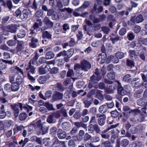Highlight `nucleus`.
Listing matches in <instances>:
<instances>
[{"label":"nucleus","mask_w":147,"mask_h":147,"mask_svg":"<svg viewBox=\"0 0 147 147\" xmlns=\"http://www.w3.org/2000/svg\"><path fill=\"white\" fill-rule=\"evenodd\" d=\"M38 57V55L37 53H36L35 55L32 59L29 62L28 67L26 68V70L28 72H30L32 74L34 73L35 68L34 67L31 65V64L32 63L34 65H35L37 66L38 64H37L36 62Z\"/></svg>","instance_id":"nucleus-1"},{"label":"nucleus","mask_w":147,"mask_h":147,"mask_svg":"<svg viewBox=\"0 0 147 147\" xmlns=\"http://www.w3.org/2000/svg\"><path fill=\"white\" fill-rule=\"evenodd\" d=\"M12 109L14 111V115L17 117L19 113V109L20 108L21 110L25 108L24 106H23L22 104L21 103H18L16 104L12 105H11Z\"/></svg>","instance_id":"nucleus-2"},{"label":"nucleus","mask_w":147,"mask_h":147,"mask_svg":"<svg viewBox=\"0 0 147 147\" xmlns=\"http://www.w3.org/2000/svg\"><path fill=\"white\" fill-rule=\"evenodd\" d=\"M95 74L93 75L91 77L90 79L91 82L92 83H96L101 79V77L100 76V73L98 71V69H95Z\"/></svg>","instance_id":"nucleus-3"},{"label":"nucleus","mask_w":147,"mask_h":147,"mask_svg":"<svg viewBox=\"0 0 147 147\" xmlns=\"http://www.w3.org/2000/svg\"><path fill=\"white\" fill-rule=\"evenodd\" d=\"M88 131L89 133H93L95 131L96 133H99L101 130L97 124H90L88 126Z\"/></svg>","instance_id":"nucleus-4"},{"label":"nucleus","mask_w":147,"mask_h":147,"mask_svg":"<svg viewBox=\"0 0 147 147\" xmlns=\"http://www.w3.org/2000/svg\"><path fill=\"white\" fill-rule=\"evenodd\" d=\"M117 126V125H112L110 127H108L106 129L102 131L100 135L102 138L106 139H108L109 137V136L106 132L111 129L115 128Z\"/></svg>","instance_id":"nucleus-5"},{"label":"nucleus","mask_w":147,"mask_h":147,"mask_svg":"<svg viewBox=\"0 0 147 147\" xmlns=\"http://www.w3.org/2000/svg\"><path fill=\"white\" fill-rule=\"evenodd\" d=\"M83 69V70L87 71L91 68V65L89 62L86 60H83L81 63Z\"/></svg>","instance_id":"nucleus-6"},{"label":"nucleus","mask_w":147,"mask_h":147,"mask_svg":"<svg viewBox=\"0 0 147 147\" xmlns=\"http://www.w3.org/2000/svg\"><path fill=\"white\" fill-rule=\"evenodd\" d=\"M5 29L6 31L8 32L11 33H15L16 32L17 28L16 25H11L7 26L6 27H5Z\"/></svg>","instance_id":"nucleus-7"},{"label":"nucleus","mask_w":147,"mask_h":147,"mask_svg":"<svg viewBox=\"0 0 147 147\" xmlns=\"http://www.w3.org/2000/svg\"><path fill=\"white\" fill-rule=\"evenodd\" d=\"M117 83V84L118 93L122 96L126 94L127 93V92L125 90L123 89L121 83L118 81Z\"/></svg>","instance_id":"nucleus-8"},{"label":"nucleus","mask_w":147,"mask_h":147,"mask_svg":"<svg viewBox=\"0 0 147 147\" xmlns=\"http://www.w3.org/2000/svg\"><path fill=\"white\" fill-rule=\"evenodd\" d=\"M43 22L48 28H52L53 26V23L49 20L48 18L46 16L44 18Z\"/></svg>","instance_id":"nucleus-9"},{"label":"nucleus","mask_w":147,"mask_h":147,"mask_svg":"<svg viewBox=\"0 0 147 147\" xmlns=\"http://www.w3.org/2000/svg\"><path fill=\"white\" fill-rule=\"evenodd\" d=\"M63 95L61 93L57 92L52 96V98L53 101L58 100L62 99Z\"/></svg>","instance_id":"nucleus-10"},{"label":"nucleus","mask_w":147,"mask_h":147,"mask_svg":"<svg viewBox=\"0 0 147 147\" xmlns=\"http://www.w3.org/2000/svg\"><path fill=\"white\" fill-rule=\"evenodd\" d=\"M107 57V55L106 53H103L100 54L98 61L100 63L102 64L105 62Z\"/></svg>","instance_id":"nucleus-11"},{"label":"nucleus","mask_w":147,"mask_h":147,"mask_svg":"<svg viewBox=\"0 0 147 147\" xmlns=\"http://www.w3.org/2000/svg\"><path fill=\"white\" fill-rule=\"evenodd\" d=\"M49 78V75H47L46 76H40L38 79L39 82L41 84L44 83Z\"/></svg>","instance_id":"nucleus-12"},{"label":"nucleus","mask_w":147,"mask_h":147,"mask_svg":"<svg viewBox=\"0 0 147 147\" xmlns=\"http://www.w3.org/2000/svg\"><path fill=\"white\" fill-rule=\"evenodd\" d=\"M57 135L58 137L60 139H63L66 137L67 134L65 132L62 130L59 129L57 132Z\"/></svg>","instance_id":"nucleus-13"},{"label":"nucleus","mask_w":147,"mask_h":147,"mask_svg":"<svg viewBox=\"0 0 147 147\" xmlns=\"http://www.w3.org/2000/svg\"><path fill=\"white\" fill-rule=\"evenodd\" d=\"M11 71L12 73L15 74H17L20 72L22 75L23 74V71L21 69L17 67H13L11 68Z\"/></svg>","instance_id":"nucleus-14"},{"label":"nucleus","mask_w":147,"mask_h":147,"mask_svg":"<svg viewBox=\"0 0 147 147\" xmlns=\"http://www.w3.org/2000/svg\"><path fill=\"white\" fill-rule=\"evenodd\" d=\"M38 40L36 38L32 37L31 39V42L29 43L30 46L33 48L36 47V43L38 42Z\"/></svg>","instance_id":"nucleus-15"},{"label":"nucleus","mask_w":147,"mask_h":147,"mask_svg":"<svg viewBox=\"0 0 147 147\" xmlns=\"http://www.w3.org/2000/svg\"><path fill=\"white\" fill-rule=\"evenodd\" d=\"M90 5V2L89 1H86L84 2L83 4L80 7L76 9L78 11H83L84 9L88 7Z\"/></svg>","instance_id":"nucleus-16"},{"label":"nucleus","mask_w":147,"mask_h":147,"mask_svg":"<svg viewBox=\"0 0 147 147\" xmlns=\"http://www.w3.org/2000/svg\"><path fill=\"white\" fill-rule=\"evenodd\" d=\"M6 116V113L4 106L3 105H1V111H0V118L3 119L5 118Z\"/></svg>","instance_id":"nucleus-17"},{"label":"nucleus","mask_w":147,"mask_h":147,"mask_svg":"<svg viewBox=\"0 0 147 147\" xmlns=\"http://www.w3.org/2000/svg\"><path fill=\"white\" fill-rule=\"evenodd\" d=\"M81 65H80L79 64H76L74 66V70L77 73L81 74L82 73V70H83V69Z\"/></svg>","instance_id":"nucleus-18"},{"label":"nucleus","mask_w":147,"mask_h":147,"mask_svg":"<svg viewBox=\"0 0 147 147\" xmlns=\"http://www.w3.org/2000/svg\"><path fill=\"white\" fill-rule=\"evenodd\" d=\"M93 100V98L91 97H90L88 100H84V102L85 105V107L86 108L89 107L91 104Z\"/></svg>","instance_id":"nucleus-19"},{"label":"nucleus","mask_w":147,"mask_h":147,"mask_svg":"<svg viewBox=\"0 0 147 147\" xmlns=\"http://www.w3.org/2000/svg\"><path fill=\"white\" fill-rule=\"evenodd\" d=\"M108 108L106 105H103L100 106L98 109V111L100 113L103 114L107 111Z\"/></svg>","instance_id":"nucleus-20"},{"label":"nucleus","mask_w":147,"mask_h":147,"mask_svg":"<svg viewBox=\"0 0 147 147\" xmlns=\"http://www.w3.org/2000/svg\"><path fill=\"white\" fill-rule=\"evenodd\" d=\"M4 62V59H0V74H4L2 71L5 69L6 67V65L3 64Z\"/></svg>","instance_id":"nucleus-21"},{"label":"nucleus","mask_w":147,"mask_h":147,"mask_svg":"<svg viewBox=\"0 0 147 147\" xmlns=\"http://www.w3.org/2000/svg\"><path fill=\"white\" fill-rule=\"evenodd\" d=\"M106 118V116L101 118H98L97 120L98 123V125L101 126H103L105 123Z\"/></svg>","instance_id":"nucleus-22"},{"label":"nucleus","mask_w":147,"mask_h":147,"mask_svg":"<svg viewBox=\"0 0 147 147\" xmlns=\"http://www.w3.org/2000/svg\"><path fill=\"white\" fill-rule=\"evenodd\" d=\"M24 42L23 41L19 42L18 44L17 49L18 51H21L24 49Z\"/></svg>","instance_id":"nucleus-23"},{"label":"nucleus","mask_w":147,"mask_h":147,"mask_svg":"<svg viewBox=\"0 0 147 147\" xmlns=\"http://www.w3.org/2000/svg\"><path fill=\"white\" fill-rule=\"evenodd\" d=\"M55 55L52 52L47 53L45 55V58L46 59H52L54 57Z\"/></svg>","instance_id":"nucleus-24"},{"label":"nucleus","mask_w":147,"mask_h":147,"mask_svg":"<svg viewBox=\"0 0 147 147\" xmlns=\"http://www.w3.org/2000/svg\"><path fill=\"white\" fill-rule=\"evenodd\" d=\"M47 121L50 123H54L55 122L56 120L54 119V116L52 114L48 117L47 119Z\"/></svg>","instance_id":"nucleus-25"},{"label":"nucleus","mask_w":147,"mask_h":147,"mask_svg":"<svg viewBox=\"0 0 147 147\" xmlns=\"http://www.w3.org/2000/svg\"><path fill=\"white\" fill-rule=\"evenodd\" d=\"M54 88L55 90H57L60 91L63 90L64 88L61 84L57 83L54 85Z\"/></svg>","instance_id":"nucleus-26"},{"label":"nucleus","mask_w":147,"mask_h":147,"mask_svg":"<svg viewBox=\"0 0 147 147\" xmlns=\"http://www.w3.org/2000/svg\"><path fill=\"white\" fill-rule=\"evenodd\" d=\"M19 85L16 83L12 84L11 85V90L13 91H18L19 89Z\"/></svg>","instance_id":"nucleus-27"},{"label":"nucleus","mask_w":147,"mask_h":147,"mask_svg":"<svg viewBox=\"0 0 147 147\" xmlns=\"http://www.w3.org/2000/svg\"><path fill=\"white\" fill-rule=\"evenodd\" d=\"M102 92V91L98 90H97L96 94V98L101 100H102L103 99V97Z\"/></svg>","instance_id":"nucleus-28"},{"label":"nucleus","mask_w":147,"mask_h":147,"mask_svg":"<svg viewBox=\"0 0 147 147\" xmlns=\"http://www.w3.org/2000/svg\"><path fill=\"white\" fill-rule=\"evenodd\" d=\"M28 12L27 10H24L22 11V13H21L20 18L22 19L26 18L28 17Z\"/></svg>","instance_id":"nucleus-29"},{"label":"nucleus","mask_w":147,"mask_h":147,"mask_svg":"<svg viewBox=\"0 0 147 147\" xmlns=\"http://www.w3.org/2000/svg\"><path fill=\"white\" fill-rule=\"evenodd\" d=\"M26 35V32L24 30L20 31L17 34V36L19 38H24Z\"/></svg>","instance_id":"nucleus-30"},{"label":"nucleus","mask_w":147,"mask_h":147,"mask_svg":"<svg viewBox=\"0 0 147 147\" xmlns=\"http://www.w3.org/2000/svg\"><path fill=\"white\" fill-rule=\"evenodd\" d=\"M63 32H62L66 33V32L69 29V26L68 24L67 23L64 24L62 26Z\"/></svg>","instance_id":"nucleus-31"},{"label":"nucleus","mask_w":147,"mask_h":147,"mask_svg":"<svg viewBox=\"0 0 147 147\" xmlns=\"http://www.w3.org/2000/svg\"><path fill=\"white\" fill-rule=\"evenodd\" d=\"M74 51V50L72 49L68 50L67 51H66V56H67L69 57H71L73 55Z\"/></svg>","instance_id":"nucleus-32"},{"label":"nucleus","mask_w":147,"mask_h":147,"mask_svg":"<svg viewBox=\"0 0 147 147\" xmlns=\"http://www.w3.org/2000/svg\"><path fill=\"white\" fill-rule=\"evenodd\" d=\"M70 124L69 122H64L62 124V127L64 130L68 129H69Z\"/></svg>","instance_id":"nucleus-33"},{"label":"nucleus","mask_w":147,"mask_h":147,"mask_svg":"<svg viewBox=\"0 0 147 147\" xmlns=\"http://www.w3.org/2000/svg\"><path fill=\"white\" fill-rule=\"evenodd\" d=\"M59 70V68L56 67H53L52 69H51L49 71L50 73L52 74H56L58 72Z\"/></svg>","instance_id":"nucleus-34"},{"label":"nucleus","mask_w":147,"mask_h":147,"mask_svg":"<svg viewBox=\"0 0 147 147\" xmlns=\"http://www.w3.org/2000/svg\"><path fill=\"white\" fill-rule=\"evenodd\" d=\"M52 35L47 31H45L43 33L42 37L46 38L48 39H51V38Z\"/></svg>","instance_id":"nucleus-35"},{"label":"nucleus","mask_w":147,"mask_h":147,"mask_svg":"<svg viewBox=\"0 0 147 147\" xmlns=\"http://www.w3.org/2000/svg\"><path fill=\"white\" fill-rule=\"evenodd\" d=\"M38 22H39L38 23L39 24V25H41L42 24V22L41 20H37V22L35 23L33 26L32 27V28L34 30H36V32H37L36 29L38 28L39 27V24H38Z\"/></svg>","instance_id":"nucleus-36"},{"label":"nucleus","mask_w":147,"mask_h":147,"mask_svg":"<svg viewBox=\"0 0 147 147\" xmlns=\"http://www.w3.org/2000/svg\"><path fill=\"white\" fill-rule=\"evenodd\" d=\"M102 144L104 147H113L109 141L103 142H102Z\"/></svg>","instance_id":"nucleus-37"},{"label":"nucleus","mask_w":147,"mask_h":147,"mask_svg":"<svg viewBox=\"0 0 147 147\" xmlns=\"http://www.w3.org/2000/svg\"><path fill=\"white\" fill-rule=\"evenodd\" d=\"M144 20L143 16L141 15H139L136 18V22L137 23H140L142 22Z\"/></svg>","instance_id":"nucleus-38"},{"label":"nucleus","mask_w":147,"mask_h":147,"mask_svg":"<svg viewBox=\"0 0 147 147\" xmlns=\"http://www.w3.org/2000/svg\"><path fill=\"white\" fill-rule=\"evenodd\" d=\"M139 42L145 45H147V38L142 39L141 38H139L138 39Z\"/></svg>","instance_id":"nucleus-39"},{"label":"nucleus","mask_w":147,"mask_h":147,"mask_svg":"<svg viewBox=\"0 0 147 147\" xmlns=\"http://www.w3.org/2000/svg\"><path fill=\"white\" fill-rule=\"evenodd\" d=\"M129 144V140L127 139H123L121 141L120 143L121 145L123 147H126Z\"/></svg>","instance_id":"nucleus-40"},{"label":"nucleus","mask_w":147,"mask_h":147,"mask_svg":"<svg viewBox=\"0 0 147 147\" xmlns=\"http://www.w3.org/2000/svg\"><path fill=\"white\" fill-rule=\"evenodd\" d=\"M27 117V115L25 113H21L19 115V118L20 120L23 121Z\"/></svg>","instance_id":"nucleus-41"},{"label":"nucleus","mask_w":147,"mask_h":147,"mask_svg":"<svg viewBox=\"0 0 147 147\" xmlns=\"http://www.w3.org/2000/svg\"><path fill=\"white\" fill-rule=\"evenodd\" d=\"M36 30H34L32 28H31L29 31V33L28 34V37H32V36H33L35 34H36Z\"/></svg>","instance_id":"nucleus-42"},{"label":"nucleus","mask_w":147,"mask_h":147,"mask_svg":"<svg viewBox=\"0 0 147 147\" xmlns=\"http://www.w3.org/2000/svg\"><path fill=\"white\" fill-rule=\"evenodd\" d=\"M50 138H45L42 140V144H44L45 146H47L50 143L49 141Z\"/></svg>","instance_id":"nucleus-43"},{"label":"nucleus","mask_w":147,"mask_h":147,"mask_svg":"<svg viewBox=\"0 0 147 147\" xmlns=\"http://www.w3.org/2000/svg\"><path fill=\"white\" fill-rule=\"evenodd\" d=\"M44 106L49 110H52L53 109L52 105L50 104L49 102L45 103Z\"/></svg>","instance_id":"nucleus-44"},{"label":"nucleus","mask_w":147,"mask_h":147,"mask_svg":"<svg viewBox=\"0 0 147 147\" xmlns=\"http://www.w3.org/2000/svg\"><path fill=\"white\" fill-rule=\"evenodd\" d=\"M116 57L119 59H121L124 57V53L122 52H118L115 54Z\"/></svg>","instance_id":"nucleus-45"},{"label":"nucleus","mask_w":147,"mask_h":147,"mask_svg":"<svg viewBox=\"0 0 147 147\" xmlns=\"http://www.w3.org/2000/svg\"><path fill=\"white\" fill-rule=\"evenodd\" d=\"M28 138H25L24 140L22 139L19 142V143L20 144H22V147H24L25 144L28 142Z\"/></svg>","instance_id":"nucleus-46"},{"label":"nucleus","mask_w":147,"mask_h":147,"mask_svg":"<svg viewBox=\"0 0 147 147\" xmlns=\"http://www.w3.org/2000/svg\"><path fill=\"white\" fill-rule=\"evenodd\" d=\"M32 138L33 140L35 139V141L37 143L40 144H42V140L41 138L37 137L36 136H33L32 137Z\"/></svg>","instance_id":"nucleus-47"},{"label":"nucleus","mask_w":147,"mask_h":147,"mask_svg":"<svg viewBox=\"0 0 147 147\" xmlns=\"http://www.w3.org/2000/svg\"><path fill=\"white\" fill-rule=\"evenodd\" d=\"M108 78L110 80H113L115 78V73L113 72H110L107 74Z\"/></svg>","instance_id":"nucleus-48"},{"label":"nucleus","mask_w":147,"mask_h":147,"mask_svg":"<svg viewBox=\"0 0 147 147\" xmlns=\"http://www.w3.org/2000/svg\"><path fill=\"white\" fill-rule=\"evenodd\" d=\"M129 55L131 58L132 59L135 58L137 54L133 50H130L129 51Z\"/></svg>","instance_id":"nucleus-49"},{"label":"nucleus","mask_w":147,"mask_h":147,"mask_svg":"<svg viewBox=\"0 0 147 147\" xmlns=\"http://www.w3.org/2000/svg\"><path fill=\"white\" fill-rule=\"evenodd\" d=\"M43 12L41 10H38L35 14V15L38 17H42L43 16Z\"/></svg>","instance_id":"nucleus-50"},{"label":"nucleus","mask_w":147,"mask_h":147,"mask_svg":"<svg viewBox=\"0 0 147 147\" xmlns=\"http://www.w3.org/2000/svg\"><path fill=\"white\" fill-rule=\"evenodd\" d=\"M102 30L104 33L107 34L109 32L110 29L108 26H104L102 28Z\"/></svg>","instance_id":"nucleus-51"},{"label":"nucleus","mask_w":147,"mask_h":147,"mask_svg":"<svg viewBox=\"0 0 147 147\" xmlns=\"http://www.w3.org/2000/svg\"><path fill=\"white\" fill-rule=\"evenodd\" d=\"M73 80L74 81V79L73 78H67L63 82V84L64 86H67L69 84H71L70 82H71V80Z\"/></svg>","instance_id":"nucleus-52"},{"label":"nucleus","mask_w":147,"mask_h":147,"mask_svg":"<svg viewBox=\"0 0 147 147\" xmlns=\"http://www.w3.org/2000/svg\"><path fill=\"white\" fill-rule=\"evenodd\" d=\"M39 129H41L43 126L42 124L41 123V121L40 120H38L35 124H34Z\"/></svg>","instance_id":"nucleus-53"},{"label":"nucleus","mask_w":147,"mask_h":147,"mask_svg":"<svg viewBox=\"0 0 147 147\" xmlns=\"http://www.w3.org/2000/svg\"><path fill=\"white\" fill-rule=\"evenodd\" d=\"M143 90L142 89H140L137 91L135 94V96L137 98H139L140 97L142 92Z\"/></svg>","instance_id":"nucleus-54"},{"label":"nucleus","mask_w":147,"mask_h":147,"mask_svg":"<svg viewBox=\"0 0 147 147\" xmlns=\"http://www.w3.org/2000/svg\"><path fill=\"white\" fill-rule=\"evenodd\" d=\"M126 63L127 65L131 67H132L134 66V63L131 60L127 59V60Z\"/></svg>","instance_id":"nucleus-55"},{"label":"nucleus","mask_w":147,"mask_h":147,"mask_svg":"<svg viewBox=\"0 0 147 147\" xmlns=\"http://www.w3.org/2000/svg\"><path fill=\"white\" fill-rule=\"evenodd\" d=\"M16 128L14 129L15 132H17L18 131L21 130L24 128V127L22 125L18 126L16 125Z\"/></svg>","instance_id":"nucleus-56"},{"label":"nucleus","mask_w":147,"mask_h":147,"mask_svg":"<svg viewBox=\"0 0 147 147\" xmlns=\"http://www.w3.org/2000/svg\"><path fill=\"white\" fill-rule=\"evenodd\" d=\"M52 141L53 145L61 144V142H62L61 141H59L57 137H54L52 140Z\"/></svg>","instance_id":"nucleus-57"},{"label":"nucleus","mask_w":147,"mask_h":147,"mask_svg":"<svg viewBox=\"0 0 147 147\" xmlns=\"http://www.w3.org/2000/svg\"><path fill=\"white\" fill-rule=\"evenodd\" d=\"M111 113L112 116L115 118L117 117L119 115V113L117 110L112 111Z\"/></svg>","instance_id":"nucleus-58"},{"label":"nucleus","mask_w":147,"mask_h":147,"mask_svg":"<svg viewBox=\"0 0 147 147\" xmlns=\"http://www.w3.org/2000/svg\"><path fill=\"white\" fill-rule=\"evenodd\" d=\"M4 89L7 91H11V85L9 84H6L4 86Z\"/></svg>","instance_id":"nucleus-59"},{"label":"nucleus","mask_w":147,"mask_h":147,"mask_svg":"<svg viewBox=\"0 0 147 147\" xmlns=\"http://www.w3.org/2000/svg\"><path fill=\"white\" fill-rule=\"evenodd\" d=\"M76 36L78 40H80L83 37V34L82 32L80 31H78V33L76 34Z\"/></svg>","instance_id":"nucleus-60"},{"label":"nucleus","mask_w":147,"mask_h":147,"mask_svg":"<svg viewBox=\"0 0 147 147\" xmlns=\"http://www.w3.org/2000/svg\"><path fill=\"white\" fill-rule=\"evenodd\" d=\"M39 72L41 74H45L47 72L45 68L42 67H39Z\"/></svg>","instance_id":"nucleus-61"},{"label":"nucleus","mask_w":147,"mask_h":147,"mask_svg":"<svg viewBox=\"0 0 147 147\" xmlns=\"http://www.w3.org/2000/svg\"><path fill=\"white\" fill-rule=\"evenodd\" d=\"M52 93L51 91L50 90L46 92L45 94V100H46L50 98L51 96Z\"/></svg>","instance_id":"nucleus-62"},{"label":"nucleus","mask_w":147,"mask_h":147,"mask_svg":"<svg viewBox=\"0 0 147 147\" xmlns=\"http://www.w3.org/2000/svg\"><path fill=\"white\" fill-rule=\"evenodd\" d=\"M83 92V90H79L78 91V92L73 91L72 93V96L73 97H75L77 96L78 94H79L80 92Z\"/></svg>","instance_id":"nucleus-63"},{"label":"nucleus","mask_w":147,"mask_h":147,"mask_svg":"<svg viewBox=\"0 0 147 147\" xmlns=\"http://www.w3.org/2000/svg\"><path fill=\"white\" fill-rule=\"evenodd\" d=\"M69 147H73L75 146V143L74 141L72 140H70L68 142Z\"/></svg>","instance_id":"nucleus-64"}]
</instances>
